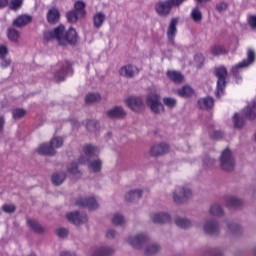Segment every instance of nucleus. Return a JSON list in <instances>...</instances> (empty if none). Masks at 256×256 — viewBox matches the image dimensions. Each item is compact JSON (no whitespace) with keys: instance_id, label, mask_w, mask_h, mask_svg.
<instances>
[{"instance_id":"1","label":"nucleus","mask_w":256,"mask_h":256,"mask_svg":"<svg viewBox=\"0 0 256 256\" xmlns=\"http://www.w3.org/2000/svg\"><path fill=\"white\" fill-rule=\"evenodd\" d=\"M44 39L46 41H52L55 39L61 47H67V45H77L79 41V35H77V30L75 28H69L65 31V26L60 25L53 30H48L44 32Z\"/></svg>"},{"instance_id":"2","label":"nucleus","mask_w":256,"mask_h":256,"mask_svg":"<svg viewBox=\"0 0 256 256\" xmlns=\"http://www.w3.org/2000/svg\"><path fill=\"white\" fill-rule=\"evenodd\" d=\"M187 0H164L159 1L155 4V12L160 17H169L171 15V11H173V7L176 9H179L181 5L184 4V2Z\"/></svg>"},{"instance_id":"3","label":"nucleus","mask_w":256,"mask_h":256,"mask_svg":"<svg viewBox=\"0 0 256 256\" xmlns=\"http://www.w3.org/2000/svg\"><path fill=\"white\" fill-rule=\"evenodd\" d=\"M219 163L222 171H226V173H232V171H235V156L231 149L226 148L221 152Z\"/></svg>"},{"instance_id":"4","label":"nucleus","mask_w":256,"mask_h":256,"mask_svg":"<svg viewBox=\"0 0 256 256\" xmlns=\"http://www.w3.org/2000/svg\"><path fill=\"white\" fill-rule=\"evenodd\" d=\"M214 75L217 78V87L215 95L217 99H220L221 95H223L225 91V87H227V68H225V66H219L215 68Z\"/></svg>"},{"instance_id":"5","label":"nucleus","mask_w":256,"mask_h":256,"mask_svg":"<svg viewBox=\"0 0 256 256\" xmlns=\"http://www.w3.org/2000/svg\"><path fill=\"white\" fill-rule=\"evenodd\" d=\"M73 68H71V64L69 62H59L51 67V73L54 75L55 81L57 83H61V81H65V77H67V73H72Z\"/></svg>"},{"instance_id":"6","label":"nucleus","mask_w":256,"mask_h":256,"mask_svg":"<svg viewBox=\"0 0 256 256\" xmlns=\"http://www.w3.org/2000/svg\"><path fill=\"white\" fill-rule=\"evenodd\" d=\"M146 103L152 113L159 115L165 113V106L161 103V96L157 93L149 94L146 98Z\"/></svg>"},{"instance_id":"7","label":"nucleus","mask_w":256,"mask_h":256,"mask_svg":"<svg viewBox=\"0 0 256 256\" xmlns=\"http://www.w3.org/2000/svg\"><path fill=\"white\" fill-rule=\"evenodd\" d=\"M192 195L193 192H191V189H189L188 187L177 186L173 191V201L177 205H182V203H186V201H189Z\"/></svg>"},{"instance_id":"8","label":"nucleus","mask_w":256,"mask_h":256,"mask_svg":"<svg viewBox=\"0 0 256 256\" xmlns=\"http://www.w3.org/2000/svg\"><path fill=\"white\" fill-rule=\"evenodd\" d=\"M203 231L210 237H219L221 234V224L215 219H206L203 224Z\"/></svg>"},{"instance_id":"9","label":"nucleus","mask_w":256,"mask_h":256,"mask_svg":"<svg viewBox=\"0 0 256 256\" xmlns=\"http://www.w3.org/2000/svg\"><path fill=\"white\" fill-rule=\"evenodd\" d=\"M127 242L131 245L134 249H142L145 247L146 243H149V236L147 234H137L136 236H130L127 238Z\"/></svg>"},{"instance_id":"10","label":"nucleus","mask_w":256,"mask_h":256,"mask_svg":"<svg viewBox=\"0 0 256 256\" xmlns=\"http://www.w3.org/2000/svg\"><path fill=\"white\" fill-rule=\"evenodd\" d=\"M169 149V144L165 142L154 144L150 148L149 155L151 157H163V155H167V153H169Z\"/></svg>"},{"instance_id":"11","label":"nucleus","mask_w":256,"mask_h":256,"mask_svg":"<svg viewBox=\"0 0 256 256\" xmlns=\"http://www.w3.org/2000/svg\"><path fill=\"white\" fill-rule=\"evenodd\" d=\"M253 63H255V51H253V49H248L247 59L243 60L232 68L233 75H237L238 69H243V67H249V65H253Z\"/></svg>"},{"instance_id":"12","label":"nucleus","mask_w":256,"mask_h":256,"mask_svg":"<svg viewBox=\"0 0 256 256\" xmlns=\"http://www.w3.org/2000/svg\"><path fill=\"white\" fill-rule=\"evenodd\" d=\"M76 205L78 207H87L90 211L99 208V203H97L94 197H80L77 199Z\"/></svg>"},{"instance_id":"13","label":"nucleus","mask_w":256,"mask_h":256,"mask_svg":"<svg viewBox=\"0 0 256 256\" xmlns=\"http://www.w3.org/2000/svg\"><path fill=\"white\" fill-rule=\"evenodd\" d=\"M67 219L69 223H73V225H83L89 221L87 214L81 213L79 211L67 214Z\"/></svg>"},{"instance_id":"14","label":"nucleus","mask_w":256,"mask_h":256,"mask_svg":"<svg viewBox=\"0 0 256 256\" xmlns=\"http://www.w3.org/2000/svg\"><path fill=\"white\" fill-rule=\"evenodd\" d=\"M32 22H33V17L31 15L22 14L13 20L12 26L17 27L18 29H23V27H27V25H31Z\"/></svg>"},{"instance_id":"15","label":"nucleus","mask_w":256,"mask_h":256,"mask_svg":"<svg viewBox=\"0 0 256 256\" xmlns=\"http://www.w3.org/2000/svg\"><path fill=\"white\" fill-rule=\"evenodd\" d=\"M179 24V18H172L167 28V38L172 44H175V36L177 35V25Z\"/></svg>"},{"instance_id":"16","label":"nucleus","mask_w":256,"mask_h":256,"mask_svg":"<svg viewBox=\"0 0 256 256\" xmlns=\"http://www.w3.org/2000/svg\"><path fill=\"white\" fill-rule=\"evenodd\" d=\"M127 112L121 106H115L106 112L108 119H125Z\"/></svg>"},{"instance_id":"17","label":"nucleus","mask_w":256,"mask_h":256,"mask_svg":"<svg viewBox=\"0 0 256 256\" xmlns=\"http://www.w3.org/2000/svg\"><path fill=\"white\" fill-rule=\"evenodd\" d=\"M36 152L38 153V155H43L46 157H55V155H57V150L53 149V146L50 144H41Z\"/></svg>"},{"instance_id":"18","label":"nucleus","mask_w":256,"mask_h":256,"mask_svg":"<svg viewBox=\"0 0 256 256\" xmlns=\"http://www.w3.org/2000/svg\"><path fill=\"white\" fill-rule=\"evenodd\" d=\"M46 18L50 25H57V23H59V20L61 19V13L59 12V9L51 8L50 10H48Z\"/></svg>"},{"instance_id":"19","label":"nucleus","mask_w":256,"mask_h":256,"mask_svg":"<svg viewBox=\"0 0 256 256\" xmlns=\"http://www.w3.org/2000/svg\"><path fill=\"white\" fill-rule=\"evenodd\" d=\"M126 105L132 109V111H139L143 108V99L140 97H130L126 100Z\"/></svg>"},{"instance_id":"20","label":"nucleus","mask_w":256,"mask_h":256,"mask_svg":"<svg viewBox=\"0 0 256 256\" xmlns=\"http://www.w3.org/2000/svg\"><path fill=\"white\" fill-rule=\"evenodd\" d=\"M136 71L137 73H139V70L137 69V67H134L133 65L129 64V65L122 66L120 68L119 73L122 77H127V79H131L135 77Z\"/></svg>"},{"instance_id":"21","label":"nucleus","mask_w":256,"mask_h":256,"mask_svg":"<svg viewBox=\"0 0 256 256\" xmlns=\"http://www.w3.org/2000/svg\"><path fill=\"white\" fill-rule=\"evenodd\" d=\"M143 197V190L137 189V190H131L125 195V201L128 203H135V201H139Z\"/></svg>"},{"instance_id":"22","label":"nucleus","mask_w":256,"mask_h":256,"mask_svg":"<svg viewBox=\"0 0 256 256\" xmlns=\"http://www.w3.org/2000/svg\"><path fill=\"white\" fill-rule=\"evenodd\" d=\"M115 254V249L111 247H98L92 250V256H112Z\"/></svg>"},{"instance_id":"23","label":"nucleus","mask_w":256,"mask_h":256,"mask_svg":"<svg viewBox=\"0 0 256 256\" xmlns=\"http://www.w3.org/2000/svg\"><path fill=\"white\" fill-rule=\"evenodd\" d=\"M197 103L199 109H204L205 111H208V109H213V105H215V100H213V97L208 96L206 98L199 99Z\"/></svg>"},{"instance_id":"24","label":"nucleus","mask_w":256,"mask_h":256,"mask_svg":"<svg viewBox=\"0 0 256 256\" xmlns=\"http://www.w3.org/2000/svg\"><path fill=\"white\" fill-rule=\"evenodd\" d=\"M256 100L252 102V105H248L246 108L243 109V115L246 119H249V121H255L256 118Z\"/></svg>"},{"instance_id":"25","label":"nucleus","mask_w":256,"mask_h":256,"mask_svg":"<svg viewBox=\"0 0 256 256\" xmlns=\"http://www.w3.org/2000/svg\"><path fill=\"white\" fill-rule=\"evenodd\" d=\"M65 179H67V173L55 172L54 174H52L51 177L52 185H55V187H59V185H63Z\"/></svg>"},{"instance_id":"26","label":"nucleus","mask_w":256,"mask_h":256,"mask_svg":"<svg viewBox=\"0 0 256 256\" xmlns=\"http://www.w3.org/2000/svg\"><path fill=\"white\" fill-rule=\"evenodd\" d=\"M225 203L228 207H243L244 202L237 196H226Z\"/></svg>"},{"instance_id":"27","label":"nucleus","mask_w":256,"mask_h":256,"mask_svg":"<svg viewBox=\"0 0 256 256\" xmlns=\"http://www.w3.org/2000/svg\"><path fill=\"white\" fill-rule=\"evenodd\" d=\"M153 223H169L171 221V215L165 212H160L152 215Z\"/></svg>"},{"instance_id":"28","label":"nucleus","mask_w":256,"mask_h":256,"mask_svg":"<svg viewBox=\"0 0 256 256\" xmlns=\"http://www.w3.org/2000/svg\"><path fill=\"white\" fill-rule=\"evenodd\" d=\"M105 19H107V16H105V13L98 12L93 17V25L95 29H101L103 27V23H105Z\"/></svg>"},{"instance_id":"29","label":"nucleus","mask_w":256,"mask_h":256,"mask_svg":"<svg viewBox=\"0 0 256 256\" xmlns=\"http://www.w3.org/2000/svg\"><path fill=\"white\" fill-rule=\"evenodd\" d=\"M27 225L34 231L35 233H45V227H43L39 221L33 220V219H28L27 220Z\"/></svg>"},{"instance_id":"30","label":"nucleus","mask_w":256,"mask_h":256,"mask_svg":"<svg viewBox=\"0 0 256 256\" xmlns=\"http://www.w3.org/2000/svg\"><path fill=\"white\" fill-rule=\"evenodd\" d=\"M161 251V245L157 243L148 244L144 250V255L151 256L157 255Z\"/></svg>"},{"instance_id":"31","label":"nucleus","mask_w":256,"mask_h":256,"mask_svg":"<svg viewBox=\"0 0 256 256\" xmlns=\"http://www.w3.org/2000/svg\"><path fill=\"white\" fill-rule=\"evenodd\" d=\"M67 173L74 177H81V170H79V164L77 162H70L67 165Z\"/></svg>"},{"instance_id":"32","label":"nucleus","mask_w":256,"mask_h":256,"mask_svg":"<svg viewBox=\"0 0 256 256\" xmlns=\"http://www.w3.org/2000/svg\"><path fill=\"white\" fill-rule=\"evenodd\" d=\"M7 37L10 41H12V43H19L21 33L15 28H8Z\"/></svg>"},{"instance_id":"33","label":"nucleus","mask_w":256,"mask_h":256,"mask_svg":"<svg viewBox=\"0 0 256 256\" xmlns=\"http://www.w3.org/2000/svg\"><path fill=\"white\" fill-rule=\"evenodd\" d=\"M86 7H87V4H85V2L82 0H77L74 3V11L77 12L78 15H80V17H85V14L87 13L85 11Z\"/></svg>"},{"instance_id":"34","label":"nucleus","mask_w":256,"mask_h":256,"mask_svg":"<svg viewBox=\"0 0 256 256\" xmlns=\"http://www.w3.org/2000/svg\"><path fill=\"white\" fill-rule=\"evenodd\" d=\"M179 97H184V98H188V97H192L195 94V90H193L191 88V86H184L181 89H179L177 91Z\"/></svg>"},{"instance_id":"35","label":"nucleus","mask_w":256,"mask_h":256,"mask_svg":"<svg viewBox=\"0 0 256 256\" xmlns=\"http://www.w3.org/2000/svg\"><path fill=\"white\" fill-rule=\"evenodd\" d=\"M209 212H210V215H213L214 217H223V215H225L223 208L219 204H213L210 207Z\"/></svg>"},{"instance_id":"36","label":"nucleus","mask_w":256,"mask_h":256,"mask_svg":"<svg viewBox=\"0 0 256 256\" xmlns=\"http://www.w3.org/2000/svg\"><path fill=\"white\" fill-rule=\"evenodd\" d=\"M83 151H84V155H86V157H95V155H97V153H99V149L96 146H93L91 144L86 145L84 147Z\"/></svg>"},{"instance_id":"37","label":"nucleus","mask_w":256,"mask_h":256,"mask_svg":"<svg viewBox=\"0 0 256 256\" xmlns=\"http://www.w3.org/2000/svg\"><path fill=\"white\" fill-rule=\"evenodd\" d=\"M167 77L171 79L174 83H181L183 81V74L177 71H168Z\"/></svg>"},{"instance_id":"38","label":"nucleus","mask_w":256,"mask_h":256,"mask_svg":"<svg viewBox=\"0 0 256 256\" xmlns=\"http://www.w3.org/2000/svg\"><path fill=\"white\" fill-rule=\"evenodd\" d=\"M227 227H228L229 233H231L232 235H240L242 231L241 226L235 222H228Z\"/></svg>"},{"instance_id":"39","label":"nucleus","mask_w":256,"mask_h":256,"mask_svg":"<svg viewBox=\"0 0 256 256\" xmlns=\"http://www.w3.org/2000/svg\"><path fill=\"white\" fill-rule=\"evenodd\" d=\"M175 223H176L177 227H180V229H189V227H191V225H193L191 223V220H189L187 218H177L175 220Z\"/></svg>"},{"instance_id":"40","label":"nucleus","mask_w":256,"mask_h":256,"mask_svg":"<svg viewBox=\"0 0 256 256\" xmlns=\"http://www.w3.org/2000/svg\"><path fill=\"white\" fill-rule=\"evenodd\" d=\"M215 163L216 160L209 156V155H205L203 158V167L204 169H213V167H215Z\"/></svg>"},{"instance_id":"41","label":"nucleus","mask_w":256,"mask_h":256,"mask_svg":"<svg viewBox=\"0 0 256 256\" xmlns=\"http://www.w3.org/2000/svg\"><path fill=\"white\" fill-rule=\"evenodd\" d=\"M191 17L195 23H201V21H203V14L201 10H199V7L192 9Z\"/></svg>"},{"instance_id":"42","label":"nucleus","mask_w":256,"mask_h":256,"mask_svg":"<svg viewBox=\"0 0 256 256\" xmlns=\"http://www.w3.org/2000/svg\"><path fill=\"white\" fill-rule=\"evenodd\" d=\"M66 18L68 23H77V21H79V13L75 10L68 11L66 13Z\"/></svg>"},{"instance_id":"43","label":"nucleus","mask_w":256,"mask_h":256,"mask_svg":"<svg viewBox=\"0 0 256 256\" xmlns=\"http://www.w3.org/2000/svg\"><path fill=\"white\" fill-rule=\"evenodd\" d=\"M212 55L219 56V55H227L228 51L225 49V47L221 45H215L213 46L211 50Z\"/></svg>"},{"instance_id":"44","label":"nucleus","mask_w":256,"mask_h":256,"mask_svg":"<svg viewBox=\"0 0 256 256\" xmlns=\"http://www.w3.org/2000/svg\"><path fill=\"white\" fill-rule=\"evenodd\" d=\"M102 165H103V162H101L100 159L93 160L89 163V167L91 170H93L94 173H99V171H101Z\"/></svg>"},{"instance_id":"45","label":"nucleus","mask_w":256,"mask_h":256,"mask_svg":"<svg viewBox=\"0 0 256 256\" xmlns=\"http://www.w3.org/2000/svg\"><path fill=\"white\" fill-rule=\"evenodd\" d=\"M163 103L168 109H175L177 107V99L171 97H164Z\"/></svg>"},{"instance_id":"46","label":"nucleus","mask_w":256,"mask_h":256,"mask_svg":"<svg viewBox=\"0 0 256 256\" xmlns=\"http://www.w3.org/2000/svg\"><path fill=\"white\" fill-rule=\"evenodd\" d=\"M233 123H234L235 129H241L243 125H245V119H243V117L239 116L236 113L234 114V117H233Z\"/></svg>"},{"instance_id":"47","label":"nucleus","mask_w":256,"mask_h":256,"mask_svg":"<svg viewBox=\"0 0 256 256\" xmlns=\"http://www.w3.org/2000/svg\"><path fill=\"white\" fill-rule=\"evenodd\" d=\"M27 111L23 108H16L12 111L13 119L18 120V119H23L25 117Z\"/></svg>"},{"instance_id":"48","label":"nucleus","mask_w":256,"mask_h":256,"mask_svg":"<svg viewBox=\"0 0 256 256\" xmlns=\"http://www.w3.org/2000/svg\"><path fill=\"white\" fill-rule=\"evenodd\" d=\"M100 100H101V95L95 94V93H90L85 98L86 103H97V101H100Z\"/></svg>"},{"instance_id":"49","label":"nucleus","mask_w":256,"mask_h":256,"mask_svg":"<svg viewBox=\"0 0 256 256\" xmlns=\"http://www.w3.org/2000/svg\"><path fill=\"white\" fill-rule=\"evenodd\" d=\"M112 223L116 226L125 225V218L121 214H115L112 218Z\"/></svg>"},{"instance_id":"50","label":"nucleus","mask_w":256,"mask_h":256,"mask_svg":"<svg viewBox=\"0 0 256 256\" xmlns=\"http://www.w3.org/2000/svg\"><path fill=\"white\" fill-rule=\"evenodd\" d=\"M50 145L55 149H59V147H63V138L54 137L50 141Z\"/></svg>"},{"instance_id":"51","label":"nucleus","mask_w":256,"mask_h":256,"mask_svg":"<svg viewBox=\"0 0 256 256\" xmlns=\"http://www.w3.org/2000/svg\"><path fill=\"white\" fill-rule=\"evenodd\" d=\"M86 129L88 131H97V129H99V122L95 121V120H89L86 123Z\"/></svg>"},{"instance_id":"52","label":"nucleus","mask_w":256,"mask_h":256,"mask_svg":"<svg viewBox=\"0 0 256 256\" xmlns=\"http://www.w3.org/2000/svg\"><path fill=\"white\" fill-rule=\"evenodd\" d=\"M22 5H23V0H11L9 7L12 11H17L21 9Z\"/></svg>"},{"instance_id":"53","label":"nucleus","mask_w":256,"mask_h":256,"mask_svg":"<svg viewBox=\"0 0 256 256\" xmlns=\"http://www.w3.org/2000/svg\"><path fill=\"white\" fill-rule=\"evenodd\" d=\"M227 9H229V3L225 1L216 4V11H218V13H225Z\"/></svg>"},{"instance_id":"54","label":"nucleus","mask_w":256,"mask_h":256,"mask_svg":"<svg viewBox=\"0 0 256 256\" xmlns=\"http://www.w3.org/2000/svg\"><path fill=\"white\" fill-rule=\"evenodd\" d=\"M56 235L60 239H67L69 236V230L67 228H58L56 229Z\"/></svg>"},{"instance_id":"55","label":"nucleus","mask_w":256,"mask_h":256,"mask_svg":"<svg viewBox=\"0 0 256 256\" xmlns=\"http://www.w3.org/2000/svg\"><path fill=\"white\" fill-rule=\"evenodd\" d=\"M15 205L13 204H4L2 206V211H4V213H15Z\"/></svg>"},{"instance_id":"56","label":"nucleus","mask_w":256,"mask_h":256,"mask_svg":"<svg viewBox=\"0 0 256 256\" xmlns=\"http://www.w3.org/2000/svg\"><path fill=\"white\" fill-rule=\"evenodd\" d=\"M9 55V49L5 45H0V59H5Z\"/></svg>"},{"instance_id":"57","label":"nucleus","mask_w":256,"mask_h":256,"mask_svg":"<svg viewBox=\"0 0 256 256\" xmlns=\"http://www.w3.org/2000/svg\"><path fill=\"white\" fill-rule=\"evenodd\" d=\"M211 139H216V141H219V139H223L224 134L222 131H214L212 134H210Z\"/></svg>"},{"instance_id":"58","label":"nucleus","mask_w":256,"mask_h":256,"mask_svg":"<svg viewBox=\"0 0 256 256\" xmlns=\"http://www.w3.org/2000/svg\"><path fill=\"white\" fill-rule=\"evenodd\" d=\"M4 131H5V118H3V116H0V139L3 138Z\"/></svg>"},{"instance_id":"59","label":"nucleus","mask_w":256,"mask_h":256,"mask_svg":"<svg viewBox=\"0 0 256 256\" xmlns=\"http://www.w3.org/2000/svg\"><path fill=\"white\" fill-rule=\"evenodd\" d=\"M210 256H225V254H223V251H221L220 249L212 248L210 250Z\"/></svg>"},{"instance_id":"60","label":"nucleus","mask_w":256,"mask_h":256,"mask_svg":"<svg viewBox=\"0 0 256 256\" xmlns=\"http://www.w3.org/2000/svg\"><path fill=\"white\" fill-rule=\"evenodd\" d=\"M107 239H115L117 237V231L110 229L106 233Z\"/></svg>"},{"instance_id":"61","label":"nucleus","mask_w":256,"mask_h":256,"mask_svg":"<svg viewBox=\"0 0 256 256\" xmlns=\"http://www.w3.org/2000/svg\"><path fill=\"white\" fill-rule=\"evenodd\" d=\"M87 163H89V156L85 155V156H80L78 158V164L79 165H85Z\"/></svg>"},{"instance_id":"62","label":"nucleus","mask_w":256,"mask_h":256,"mask_svg":"<svg viewBox=\"0 0 256 256\" xmlns=\"http://www.w3.org/2000/svg\"><path fill=\"white\" fill-rule=\"evenodd\" d=\"M248 24L252 29H256V16H250L248 18Z\"/></svg>"},{"instance_id":"63","label":"nucleus","mask_w":256,"mask_h":256,"mask_svg":"<svg viewBox=\"0 0 256 256\" xmlns=\"http://www.w3.org/2000/svg\"><path fill=\"white\" fill-rule=\"evenodd\" d=\"M11 65V59L8 58V59H2V62H1V68L2 69H5L7 67H9Z\"/></svg>"},{"instance_id":"64","label":"nucleus","mask_w":256,"mask_h":256,"mask_svg":"<svg viewBox=\"0 0 256 256\" xmlns=\"http://www.w3.org/2000/svg\"><path fill=\"white\" fill-rule=\"evenodd\" d=\"M204 60H205V59L203 58V54H201V53H198V54H196V55L194 56V61H195L196 63H203Z\"/></svg>"}]
</instances>
